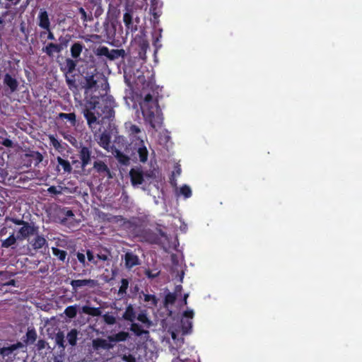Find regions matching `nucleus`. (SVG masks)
Instances as JSON below:
<instances>
[{"label": "nucleus", "instance_id": "8fccbe9b", "mask_svg": "<svg viewBox=\"0 0 362 362\" xmlns=\"http://www.w3.org/2000/svg\"><path fill=\"white\" fill-rule=\"evenodd\" d=\"M123 361L125 362H135V359L132 356H123Z\"/></svg>", "mask_w": 362, "mask_h": 362}, {"label": "nucleus", "instance_id": "393cba45", "mask_svg": "<svg viewBox=\"0 0 362 362\" xmlns=\"http://www.w3.org/2000/svg\"><path fill=\"white\" fill-rule=\"evenodd\" d=\"M19 346L18 345H12L8 347H4L0 349V354L3 356H7L10 355L14 350H16Z\"/></svg>", "mask_w": 362, "mask_h": 362}, {"label": "nucleus", "instance_id": "72a5a7b5", "mask_svg": "<svg viewBox=\"0 0 362 362\" xmlns=\"http://www.w3.org/2000/svg\"><path fill=\"white\" fill-rule=\"evenodd\" d=\"M122 51V50L119 49L109 50V54L107 56V58H109L110 59H117L120 56Z\"/></svg>", "mask_w": 362, "mask_h": 362}, {"label": "nucleus", "instance_id": "dca6fc26", "mask_svg": "<svg viewBox=\"0 0 362 362\" xmlns=\"http://www.w3.org/2000/svg\"><path fill=\"white\" fill-rule=\"evenodd\" d=\"M123 21L127 30H133L132 16L129 8H127V12L124 14Z\"/></svg>", "mask_w": 362, "mask_h": 362}, {"label": "nucleus", "instance_id": "f704fd0d", "mask_svg": "<svg viewBox=\"0 0 362 362\" xmlns=\"http://www.w3.org/2000/svg\"><path fill=\"white\" fill-rule=\"evenodd\" d=\"M95 54L99 56H105L107 57L109 54V49L106 47H100L97 49Z\"/></svg>", "mask_w": 362, "mask_h": 362}, {"label": "nucleus", "instance_id": "c85d7f7f", "mask_svg": "<svg viewBox=\"0 0 362 362\" xmlns=\"http://www.w3.org/2000/svg\"><path fill=\"white\" fill-rule=\"evenodd\" d=\"M60 118H64L68 119L73 125L75 124L76 122V115L74 113H60L59 115Z\"/></svg>", "mask_w": 362, "mask_h": 362}, {"label": "nucleus", "instance_id": "c03bdc74", "mask_svg": "<svg viewBox=\"0 0 362 362\" xmlns=\"http://www.w3.org/2000/svg\"><path fill=\"white\" fill-rule=\"evenodd\" d=\"M86 255H87V258H88L89 262H92L94 264H97V262L95 261L94 255H93V252L91 251L87 250Z\"/></svg>", "mask_w": 362, "mask_h": 362}, {"label": "nucleus", "instance_id": "603ef678", "mask_svg": "<svg viewBox=\"0 0 362 362\" xmlns=\"http://www.w3.org/2000/svg\"><path fill=\"white\" fill-rule=\"evenodd\" d=\"M28 338L32 339L33 341L35 339V333L32 331H29L27 334Z\"/></svg>", "mask_w": 362, "mask_h": 362}, {"label": "nucleus", "instance_id": "2eb2a0df", "mask_svg": "<svg viewBox=\"0 0 362 362\" xmlns=\"http://www.w3.org/2000/svg\"><path fill=\"white\" fill-rule=\"evenodd\" d=\"M82 311L83 313L92 316H99L101 315V310L100 308H93L88 305H85L82 308Z\"/></svg>", "mask_w": 362, "mask_h": 362}, {"label": "nucleus", "instance_id": "a878e982", "mask_svg": "<svg viewBox=\"0 0 362 362\" xmlns=\"http://www.w3.org/2000/svg\"><path fill=\"white\" fill-rule=\"evenodd\" d=\"M64 313L67 317L70 318L74 317L77 314V306L71 305L67 307L64 310Z\"/></svg>", "mask_w": 362, "mask_h": 362}, {"label": "nucleus", "instance_id": "bf43d9fd", "mask_svg": "<svg viewBox=\"0 0 362 362\" xmlns=\"http://www.w3.org/2000/svg\"><path fill=\"white\" fill-rule=\"evenodd\" d=\"M187 298H188V294H185V296H184V303L186 305L187 303Z\"/></svg>", "mask_w": 362, "mask_h": 362}, {"label": "nucleus", "instance_id": "58836bf2", "mask_svg": "<svg viewBox=\"0 0 362 362\" xmlns=\"http://www.w3.org/2000/svg\"><path fill=\"white\" fill-rule=\"evenodd\" d=\"M66 64L69 72L73 71L76 66V63L70 59H66Z\"/></svg>", "mask_w": 362, "mask_h": 362}, {"label": "nucleus", "instance_id": "4d7b16f0", "mask_svg": "<svg viewBox=\"0 0 362 362\" xmlns=\"http://www.w3.org/2000/svg\"><path fill=\"white\" fill-rule=\"evenodd\" d=\"M48 191L49 192H52V193H56L57 192V190H56V187H50L49 189H48Z\"/></svg>", "mask_w": 362, "mask_h": 362}, {"label": "nucleus", "instance_id": "4468645a", "mask_svg": "<svg viewBox=\"0 0 362 362\" xmlns=\"http://www.w3.org/2000/svg\"><path fill=\"white\" fill-rule=\"evenodd\" d=\"M80 158L83 166L88 164L90 158V153L88 148L83 147L80 151Z\"/></svg>", "mask_w": 362, "mask_h": 362}, {"label": "nucleus", "instance_id": "a19ab883", "mask_svg": "<svg viewBox=\"0 0 362 362\" xmlns=\"http://www.w3.org/2000/svg\"><path fill=\"white\" fill-rule=\"evenodd\" d=\"M56 341L57 344L60 346L64 348V335L62 333H58L57 334Z\"/></svg>", "mask_w": 362, "mask_h": 362}, {"label": "nucleus", "instance_id": "f257e3e1", "mask_svg": "<svg viewBox=\"0 0 362 362\" xmlns=\"http://www.w3.org/2000/svg\"><path fill=\"white\" fill-rule=\"evenodd\" d=\"M194 315L193 310L187 309L183 313L180 324L170 328L168 332L170 333L173 344L175 346L172 345L170 347V350L173 354L175 355L177 350L183 345L184 338L182 336L191 333L192 328V320L194 317Z\"/></svg>", "mask_w": 362, "mask_h": 362}, {"label": "nucleus", "instance_id": "4c0bfd02", "mask_svg": "<svg viewBox=\"0 0 362 362\" xmlns=\"http://www.w3.org/2000/svg\"><path fill=\"white\" fill-rule=\"evenodd\" d=\"M176 299V296L174 293H170L166 295L165 301L166 304H173Z\"/></svg>", "mask_w": 362, "mask_h": 362}, {"label": "nucleus", "instance_id": "423d86ee", "mask_svg": "<svg viewBox=\"0 0 362 362\" xmlns=\"http://www.w3.org/2000/svg\"><path fill=\"white\" fill-rule=\"evenodd\" d=\"M125 266L131 269L134 266L139 264V259L137 255L132 252H127L124 255Z\"/></svg>", "mask_w": 362, "mask_h": 362}, {"label": "nucleus", "instance_id": "37998d69", "mask_svg": "<svg viewBox=\"0 0 362 362\" xmlns=\"http://www.w3.org/2000/svg\"><path fill=\"white\" fill-rule=\"evenodd\" d=\"M76 257H77V259L82 264V265L83 267L86 266V256L83 253H81V252H78L76 254Z\"/></svg>", "mask_w": 362, "mask_h": 362}, {"label": "nucleus", "instance_id": "a18cd8bd", "mask_svg": "<svg viewBox=\"0 0 362 362\" xmlns=\"http://www.w3.org/2000/svg\"><path fill=\"white\" fill-rule=\"evenodd\" d=\"M128 287V281L126 279H122V286L119 288V292H125Z\"/></svg>", "mask_w": 362, "mask_h": 362}, {"label": "nucleus", "instance_id": "412c9836", "mask_svg": "<svg viewBox=\"0 0 362 362\" xmlns=\"http://www.w3.org/2000/svg\"><path fill=\"white\" fill-rule=\"evenodd\" d=\"M83 49V46L80 43H74L71 47V56L74 58H77L80 56L81 51Z\"/></svg>", "mask_w": 362, "mask_h": 362}, {"label": "nucleus", "instance_id": "0e129e2a", "mask_svg": "<svg viewBox=\"0 0 362 362\" xmlns=\"http://www.w3.org/2000/svg\"><path fill=\"white\" fill-rule=\"evenodd\" d=\"M39 157H40V160H42V156L39 155Z\"/></svg>", "mask_w": 362, "mask_h": 362}, {"label": "nucleus", "instance_id": "6e6552de", "mask_svg": "<svg viewBox=\"0 0 362 362\" xmlns=\"http://www.w3.org/2000/svg\"><path fill=\"white\" fill-rule=\"evenodd\" d=\"M95 281L92 279H78L73 280L71 282V285L74 288H77L86 286L93 287L95 286Z\"/></svg>", "mask_w": 362, "mask_h": 362}, {"label": "nucleus", "instance_id": "e433bc0d", "mask_svg": "<svg viewBox=\"0 0 362 362\" xmlns=\"http://www.w3.org/2000/svg\"><path fill=\"white\" fill-rule=\"evenodd\" d=\"M49 139L50 141V144L56 148L59 149L61 148V144L59 141L54 136H49Z\"/></svg>", "mask_w": 362, "mask_h": 362}, {"label": "nucleus", "instance_id": "b1692460", "mask_svg": "<svg viewBox=\"0 0 362 362\" xmlns=\"http://www.w3.org/2000/svg\"><path fill=\"white\" fill-rule=\"evenodd\" d=\"M57 161L65 172L70 173L71 171L72 168L69 161L62 159L61 157H57Z\"/></svg>", "mask_w": 362, "mask_h": 362}, {"label": "nucleus", "instance_id": "4be33fe9", "mask_svg": "<svg viewBox=\"0 0 362 362\" xmlns=\"http://www.w3.org/2000/svg\"><path fill=\"white\" fill-rule=\"evenodd\" d=\"M52 250L53 255L57 257L59 260L64 261L66 257V252L64 250H61L55 247H52Z\"/></svg>", "mask_w": 362, "mask_h": 362}, {"label": "nucleus", "instance_id": "ddd939ff", "mask_svg": "<svg viewBox=\"0 0 362 362\" xmlns=\"http://www.w3.org/2000/svg\"><path fill=\"white\" fill-rule=\"evenodd\" d=\"M128 337L129 334L127 332H120L116 334L109 336L108 339L112 342L124 341L128 338Z\"/></svg>", "mask_w": 362, "mask_h": 362}, {"label": "nucleus", "instance_id": "69168bd1", "mask_svg": "<svg viewBox=\"0 0 362 362\" xmlns=\"http://www.w3.org/2000/svg\"><path fill=\"white\" fill-rule=\"evenodd\" d=\"M0 274H1V272H0Z\"/></svg>", "mask_w": 362, "mask_h": 362}, {"label": "nucleus", "instance_id": "f03ea898", "mask_svg": "<svg viewBox=\"0 0 362 362\" xmlns=\"http://www.w3.org/2000/svg\"><path fill=\"white\" fill-rule=\"evenodd\" d=\"M143 116L153 129L160 127L163 123V115L156 102L153 100L150 94H147L141 103Z\"/></svg>", "mask_w": 362, "mask_h": 362}, {"label": "nucleus", "instance_id": "e2e57ef3", "mask_svg": "<svg viewBox=\"0 0 362 362\" xmlns=\"http://www.w3.org/2000/svg\"><path fill=\"white\" fill-rule=\"evenodd\" d=\"M136 8H142V6H136Z\"/></svg>", "mask_w": 362, "mask_h": 362}, {"label": "nucleus", "instance_id": "39448f33", "mask_svg": "<svg viewBox=\"0 0 362 362\" xmlns=\"http://www.w3.org/2000/svg\"><path fill=\"white\" fill-rule=\"evenodd\" d=\"M23 238H27L32 235H37L38 233V227L33 223H25L18 231Z\"/></svg>", "mask_w": 362, "mask_h": 362}, {"label": "nucleus", "instance_id": "052dcab7", "mask_svg": "<svg viewBox=\"0 0 362 362\" xmlns=\"http://www.w3.org/2000/svg\"><path fill=\"white\" fill-rule=\"evenodd\" d=\"M128 5H133L134 4V0H127Z\"/></svg>", "mask_w": 362, "mask_h": 362}, {"label": "nucleus", "instance_id": "de8ad7c7", "mask_svg": "<svg viewBox=\"0 0 362 362\" xmlns=\"http://www.w3.org/2000/svg\"><path fill=\"white\" fill-rule=\"evenodd\" d=\"M79 12L82 16V19L84 21H88V16H87L86 12L85 11V10L83 8H80Z\"/></svg>", "mask_w": 362, "mask_h": 362}, {"label": "nucleus", "instance_id": "864d4df0", "mask_svg": "<svg viewBox=\"0 0 362 362\" xmlns=\"http://www.w3.org/2000/svg\"><path fill=\"white\" fill-rule=\"evenodd\" d=\"M11 221L17 225H23L25 222L23 220L11 219Z\"/></svg>", "mask_w": 362, "mask_h": 362}, {"label": "nucleus", "instance_id": "0eeeda50", "mask_svg": "<svg viewBox=\"0 0 362 362\" xmlns=\"http://www.w3.org/2000/svg\"><path fill=\"white\" fill-rule=\"evenodd\" d=\"M37 18L39 20V26L43 29L49 30L50 23L47 11L41 10L39 13Z\"/></svg>", "mask_w": 362, "mask_h": 362}, {"label": "nucleus", "instance_id": "9b49d317", "mask_svg": "<svg viewBox=\"0 0 362 362\" xmlns=\"http://www.w3.org/2000/svg\"><path fill=\"white\" fill-rule=\"evenodd\" d=\"M130 176L133 185H140L143 181L141 172L138 169H132L130 171Z\"/></svg>", "mask_w": 362, "mask_h": 362}, {"label": "nucleus", "instance_id": "c756f323", "mask_svg": "<svg viewBox=\"0 0 362 362\" xmlns=\"http://www.w3.org/2000/svg\"><path fill=\"white\" fill-rule=\"evenodd\" d=\"M96 85V81L94 79L93 76H90L86 78V93L93 88Z\"/></svg>", "mask_w": 362, "mask_h": 362}, {"label": "nucleus", "instance_id": "ea45409f", "mask_svg": "<svg viewBox=\"0 0 362 362\" xmlns=\"http://www.w3.org/2000/svg\"><path fill=\"white\" fill-rule=\"evenodd\" d=\"M144 300L146 302H151V304L152 305H156L157 303V300H156V298L155 296H153V295H145L144 296Z\"/></svg>", "mask_w": 362, "mask_h": 362}, {"label": "nucleus", "instance_id": "aec40b11", "mask_svg": "<svg viewBox=\"0 0 362 362\" xmlns=\"http://www.w3.org/2000/svg\"><path fill=\"white\" fill-rule=\"evenodd\" d=\"M62 50V47L60 45H55L53 43H49L46 47H45V52L49 55L52 56L55 52H59Z\"/></svg>", "mask_w": 362, "mask_h": 362}, {"label": "nucleus", "instance_id": "c9c22d12", "mask_svg": "<svg viewBox=\"0 0 362 362\" xmlns=\"http://www.w3.org/2000/svg\"><path fill=\"white\" fill-rule=\"evenodd\" d=\"M180 192L182 195L185 196V197L188 198L192 194V191L189 187L185 185L180 189Z\"/></svg>", "mask_w": 362, "mask_h": 362}, {"label": "nucleus", "instance_id": "3c124183", "mask_svg": "<svg viewBox=\"0 0 362 362\" xmlns=\"http://www.w3.org/2000/svg\"><path fill=\"white\" fill-rule=\"evenodd\" d=\"M56 245L57 247H64L65 241L63 240H60L59 238L57 239Z\"/></svg>", "mask_w": 362, "mask_h": 362}, {"label": "nucleus", "instance_id": "7c9ffc66", "mask_svg": "<svg viewBox=\"0 0 362 362\" xmlns=\"http://www.w3.org/2000/svg\"><path fill=\"white\" fill-rule=\"evenodd\" d=\"M100 145L104 148H107L110 145V139L107 135L102 134L100 138Z\"/></svg>", "mask_w": 362, "mask_h": 362}, {"label": "nucleus", "instance_id": "13d9d810", "mask_svg": "<svg viewBox=\"0 0 362 362\" xmlns=\"http://www.w3.org/2000/svg\"><path fill=\"white\" fill-rule=\"evenodd\" d=\"M54 35L52 33H51L49 30V33H48V39L49 40H54Z\"/></svg>", "mask_w": 362, "mask_h": 362}, {"label": "nucleus", "instance_id": "6e6d98bb", "mask_svg": "<svg viewBox=\"0 0 362 362\" xmlns=\"http://www.w3.org/2000/svg\"><path fill=\"white\" fill-rule=\"evenodd\" d=\"M65 215L67 218H71L72 216H74V214H73L72 211H71V210H67L65 212Z\"/></svg>", "mask_w": 362, "mask_h": 362}, {"label": "nucleus", "instance_id": "a211bd4d", "mask_svg": "<svg viewBox=\"0 0 362 362\" xmlns=\"http://www.w3.org/2000/svg\"><path fill=\"white\" fill-rule=\"evenodd\" d=\"M136 145L141 146L138 148V153L140 160L144 163L147 160L148 158V151L146 148L143 145V144L137 143Z\"/></svg>", "mask_w": 362, "mask_h": 362}, {"label": "nucleus", "instance_id": "5701e85b", "mask_svg": "<svg viewBox=\"0 0 362 362\" xmlns=\"http://www.w3.org/2000/svg\"><path fill=\"white\" fill-rule=\"evenodd\" d=\"M78 332L76 329H71L67 334V339L71 346H74L76 343Z\"/></svg>", "mask_w": 362, "mask_h": 362}, {"label": "nucleus", "instance_id": "2f4dec72", "mask_svg": "<svg viewBox=\"0 0 362 362\" xmlns=\"http://www.w3.org/2000/svg\"><path fill=\"white\" fill-rule=\"evenodd\" d=\"M16 241V238L13 235H10L7 239L4 240L2 243V247H8L13 244H15Z\"/></svg>", "mask_w": 362, "mask_h": 362}, {"label": "nucleus", "instance_id": "6ab92c4d", "mask_svg": "<svg viewBox=\"0 0 362 362\" xmlns=\"http://www.w3.org/2000/svg\"><path fill=\"white\" fill-rule=\"evenodd\" d=\"M123 318L127 320H129L130 322H133L135 320L136 315H135L134 308L132 305H129L127 308V309L123 315Z\"/></svg>", "mask_w": 362, "mask_h": 362}, {"label": "nucleus", "instance_id": "9d476101", "mask_svg": "<svg viewBox=\"0 0 362 362\" xmlns=\"http://www.w3.org/2000/svg\"><path fill=\"white\" fill-rule=\"evenodd\" d=\"M93 168L97 170V172L107 175L109 178L112 177L107 166L104 163L101 161L95 162Z\"/></svg>", "mask_w": 362, "mask_h": 362}, {"label": "nucleus", "instance_id": "cd10ccee", "mask_svg": "<svg viewBox=\"0 0 362 362\" xmlns=\"http://www.w3.org/2000/svg\"><path fill=\"white\" fill-rule=\"evenodd\" d=\"M151 8L150 13L153 16L154 18L156 19L160 16V13L156 10L158 2L156 0H151Z\"/></svg>", "mask_w": 362, "mask_h": 362}, {"label": "nucleus", "instance_id": "f3484780", "mask_svg": "<svg viewBox=\"0 0 362 362\" xmlns=\"http://www.w3.org/2000/svg\"><path fill=\"white\" fill-rule=\"evenodd\" d=\"M93 346L95 349L103 348L105 349H110L112 346L105 339H98L93 341Z\"/></svg>", "mask_w": 362, "mask_h": 362}, {"label": "nucleus", "instance_id": "bb28decb", "mask_svg": "<svg viewBox=\"0 0 362 362\" xmlns=\"http://www.w3.org/2000/svg\"><path fill=\"white\" fill-rule=\"evenodd\" d=\"M131 331H132L136 335L141 336L143 334H148V332L147 331H144L141 329V327L136 323H133L130 327Z\"/></svg>", "mask_w": 362, "mask_h": 362}, {"label": "nucleus", "instance_id": "20e7f679", "mask_svg": "<svg viewBox=\"0 0 362 362\" xmlns=\"http://www.w3.org/2000/svg\"><path fill=\"white\" fill-rule=\"evenodd\" d=\"M125 127L132 137V141L135 142V144L144 143L141 131L137 126L128 122L125 124Z\"/></svg>", "mask_w": 362, "mask_h": 362}, {"label": "nucleus", "instance_id": "680f3d73", "mask_svg": "<svg viewBox=\"0 0 362 362\" xmlns=\"http://www.w3.org/2000/svg\"><path fill=\"white\" fill-rule=\"evenodd\" d=\"M178 361L182 362V361H180L178 358H176L175 361H173V362H178Z\"/></svg>", "mask_w": 362, "mask_h": 362}, {"label": "nucleus", "instance_id": "79ce46f5", "mask_svg": "<svg viewBox=\"0 0 362 362\" xmlns=\"http://www.w3.org/2000/svg\"><path fill=\"white\" fill-rule=\"evenodd\" d=\"M137 320L144 324H150L145 313H141L137 316Z\"/></svg>", "mask_w": 362, "mask_h": 362}, {"label": "nucleus", "instance_id": "7ed1b4c3", "mask_svg": "<svg viewBox=\"0 0 362 362\" xmlns=\"http://www.w3.org/2000/svg\"><path fill=\"white\" fill-rule=\"evenodd\" d=\"M100 99L94 96L91 97L88 101L83 113L87 120L90 128H95L96 124H99V118L102 116L100 112Z\"/></svg>", "mask_w": 362, "mask_h": 362}, {"label": "nucleus", "instance_id": "473e14b6", "mask_svg": "<svg viewBox=\"0 0 362 362\" xmlns=\"http://www.w3.org/2000/svg\"><path fill=\"white\" fill-rule=\"evenodd\" d=\"M105 322L107 325H114L116 322V318L115 316L110 315L109 313L105 314L103 316Z\"/></svg>", "mask_w": 362, "mask_h": 362}, {"label": "nucleus", "instance_id": "5fc2aeb1", "mask_svg": "<svg viewBox=\"0 0 362 362\" xmlns=\"http://www.w3.org/2000/svg\"><path fill=\"white\" fill-rule=\"evenodd\" d=\"M97 257H98V259H100L103 260V261H105V260H107V256L106 255H100V254H98V255H97Z\"/></svg>", "mask_w": 362, "mask_h": 362}, {"label": "nucleus", "instance_id": "f8f14e48", "mask_svg": "<svg viewBox=\"0 0 362 362\" xmlns=\"http://www.w3.org/2000/svg\"><path fill=\"white\" fill-rule=\"evenodd\" d=\"M4 83L9 87L12 92L15 91L18 87L17 81L9 74H6L4 78Z\"/></svg>", "mask_w": 362, "mask_h": 362}, {"label": "nucleus", "instance_id": "09e8293b", "mask_svg": "<svg viewBox=\"0 0 362 362\" xmlns=\"http://www.w3.org/2000/svg\"><path fill=\"white\" fill-rule=\"evenodd\" d=\"M159 272H156L155 273H152L149 270L146 271V274L148 278H154L158 275Z\"/></svg>", "mask_w": 362, "mask_h": 362}, {"label": "nucleus", "instance_id": "49530a36", "mask_svg": "<svg viewBox=\"0 0 362 362\" xmlns=\"http://www.w3.org/2000/svg\"><path fill=\"white\" fill-rule=\"evenodd\" d=\"M1 144L6 147H11L13 145L12 141L8 139H4L1 141Z\"/></svg>", "mask_w": 362, "mask_h": 362}, {"label": "nucleus", "instance_id": "1a4fd4ad", "mask_svg": "<svg viewBox=\"0 0 362 362\" xmlns=\"http://www.w3.org/2000/svg\"><path fill=\"white\" fill-rule=\"evenodd\" d=\"M35 235V237L30 242L33 249L39 250L47 245V240L42 235H38V233Z\"/></svg>", "mask_w": 362, "mask_h": 362}]
</instances>
